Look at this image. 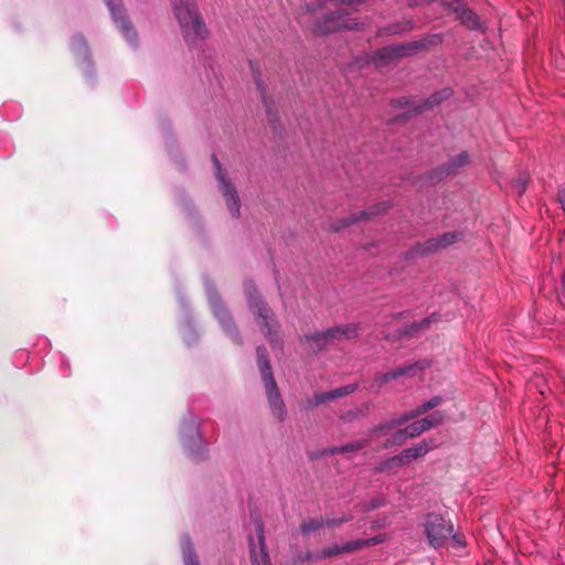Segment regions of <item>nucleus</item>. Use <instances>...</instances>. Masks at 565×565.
I'll use <instances>...</instances> for the list:
<instances>
[{
    "label": "nucleus",
    "mask_w": 565,
    "mask_h": 565,
    "mask_svg": "<svg viewBox=\"0 0 565 565\" xmlns=\"http://www.w3.org/2000/svg\"><path fill=\"white\" fill-rule=\"evenodd\" d=\"M171 6L188 42L194 43L207 36L209 31L196 10L195 0H171Z\"/></svg>",
    "instance_id": "obj_1"
},
{
    "label": "nucleus",
    "mask_w": 565,
    "mask_h": 565,
    "mask_svg": "<svg viewBox=\"0 0 565 565\" xmlns=\"http://www.w3.org/2000/svg\"><path fill=\"white\" fill-rule=\"evenodd\" d=\"M364 1L365 0H326L323 6L328 13L322 21L317 23L316 32L322 34L337 31L341 28H355V24L352 25L348 21H344L343 17L349 14L356 6Z\"/></svg>",
    "instance_id": "obj_2"
},
{
    "label": "nucleus",
    "mask_w": 565,
    "mask_h": 565,
    "mask_svg": "<svg viewBox=\"0 0 565 565\" xmlns=\"http://www.w3.org/2000/svg\"><path fill=\"white\" fill-rule=\"evenodd\" d=\"M257 361L271 412L278 419H282L286 414L285 404L278 392L264 348H257Z\"/></svg>",
    "instance_id": "obj_3"
},
{
    "label": "nucleus",
    "mask_w": 565,
    "mask_h": 565,
    "mask_svg": "<svg viewBox=\"0 0 565 565\" xmlns=\"http://www.w3.org/2000/svg\"><path fill=\"white\" fill-rule=\"evenodd\" d=\"M245 294L248 299L249 308L253 310V312L256 315V321L262 328L265 335L268 338L270 342H274L273 339V332H274V326L275 321L273 318V313L270 309L265 307L262 302V300L257 297L256 289L253 284L247 282L245 285Z\"/></svg>",
    "instance_id": "obj_4"
},
{
    "label": "nucleus",
    "mask_w": 565,
    "mask_h": 565,
    "mask_svg": "<svg viewBox=\"0 0 565 565\" xmlns=\"http://www.w3.org/2000/svg\"><path fill=\"white\" fill-rule=\"evenodd\" d=\"M358 334L355 324L340 326L326 331H317L306 334V340L312 343V348L322 349L333 340L352 339Z\"/></svg>",
    "instance_id": "obj_5"
},
{
    "label": "nucleus",
    "mask_w": 565,
    "mask_h": 565,
    "mask_svg": "<svg viewBox=\"0 0 565 565\" xmlns=\"http://www.w3.org/2000/svg\"><path fill=\"white\" fill-rule=\"evenodd\" d=\"M425 532L429 544L435 548L440 547L454 532L450 523L439 514H429L425 523Z\"/></svg>",
    "instance_id": "obj_6"
},
{
    "label": "nucleus",
    "mask_w": 565,
    "mask_h": 565,
    "mask_svg": "<svg viewBox=\"0 0 565 565\" xmlns=\"http://www.w3.org/2000/svg\"><path fill=\"white\" fill-rule=\"evenodd\" d=\"M424 3H440V6L451 9L457 13L460 21L470 29L481 28L479 18L475 12L465 7L460 0H416L414 6L418 7Z\"/></svg>",
    "instance_id": "obj_7"
},
{
    "label": "nucleus",
    "mask_w": 565,
    "mask_h": 565,
    "mask_svg": "<svg viewBox=\"0 0 565 565\" xmlns=\"http://www.w3.org/2000/svg\"><path fill=\"white\" fill-rule=\"evenodd\" d=\"M213 164L215 168L216 179L220 183V190L222 191L228 210L234 217L239 216V199L236 191L232 188L231 183L226 180L225 174L222 171L221 164L215 156H213Z\"/></svg>",
    "instance_id": "obj_8"
},
{
    "label": "nucleus",
    "mask_w": 565,
    "mask_h": 565,
    "mask_svg": "<svg viewBox=\"0 0 565 565\" xmlns=\"http://www.w3.org/2000/svg\"><path fill=\"white\" fill-rule=\"evenodd\" d=\"M114 21L117 23L118 28L122 32L124 36L130 44H135V40L137 38L136 31L131 26L130 22L125 19L124 11L121 10L120 0H105Z\"/></svg>",
    "instance_id": "obj_9"
},
{
    "label": "nucleus",
    "mask_w": 565,
    "mask_h": 565,
    "mask_svg": "<svg viewBox=\"0 0 565 565\" xmlns=\"http://www.w3.org/2000/svg\"><path fill=\"white\" fill-rule=\"evenodd\" d=\"M207 297L214 316L218 319L223 329L231 335H235L236 329L232 322V318L228 315L226 308L222 305L217 296L211 291L210 287H206Z\"/></svg>",
    "instance_id": "obj_10"
},
{
    "label": "nucleus",
    "mask_w": 565,
    "mask_h": 565,
    "mask_svg": "<svg viewBox=\"0 0 565 565\" xmlns=\"http://www.w3.org/2000/svg\"><path fill=\"white\" fill-rule=\"evenodd\" d=\"M256 532H257L259 551H256L255 542L253 539H250L249 546H250L252 564L253 565H271L269 556H268L267 552L265 551V534H264V527L262 524H257Z\"/></svg>",
    "instance_id": "obj_11"
},
{
    "label": "nucleus",
    "mask_w": 565,
    "mask_h": 565,
    "mask_svg": "<svg viewBox=\"0 0 565 565\" xmlns=\"http://www.w3.org/2000/svg\"><path fill=\"white\" fill-rule=\"evenodd\" d=\"M352 519V516H349V515H345L343 518H323V516H320V518H316V519H311V520H308V521H305L302 524H301V531L302 533L305 534H309L313 531H317V530H320V529H323V527H330V526H338V525H341L343 523H347L349 522L350 520Z\"/></svg>",
    "instance_id": "obj_12"
},
{
    "label": "nucleus",
    "mask_w": 565,
    "mask_h": 565,
    "mask_svg": "<svg viewBox=\"0 0 565 565\" xmlns=\"http://www.w3.org/2000/svg\"><path fill=\"white\" fill-rule=\"evenodd\" d=\"M443 420V416L440 413H434L430 416L426 418H422L419 420H416L405 427L406 434L409 436V438L416 437L420 435L422 433L428 430L429 428L437 426Z\"/></svg>",
    "instance_id": "obj_13"
},
{
    "label": "nucleus",
    "mask_w": 565,
    "mask_h": 565,
    "mask_svg": "<svg viewBox=\"0 0 565 565\" xmlns=\"http://www.w3.org/2000/svg\"><path fill=\"white\" fill-rule=\"evenodd\" d=\"M439 403H440V397H434L430 401H428L425 404H423L420 407H418L416 409V412L411 413V414H405V415H402V416H399L397 418H394L390 423L380 426L377 429L379 430H381V429H390V428H392L394 426L402 425L403 423L409 420L414 416L423 414V413L427 412L428 409L437 406Z\"/></svg>",
    "instance_id": "obj_14"
},
{
    "label": "nucleus",
    "mask_w": 565,
    "mask_h": 565,
    "mask_svg": "<svg viewBox=\"0 0 565 565\" xmlns=\"http://www.w3.org/2000/svg\"><path fill=\"white\" fill-rule=\"evenodd\" d=\"M434 448V445L427 440H423L413 447L406 448L402 451L405 463H409L413 460L425 456L429 450Z\"/></svg>",
    "instance_id": "obj_15"
},
{
    "label": "nucleus",
    "mask_w": 565,
    "mask_h": 565,
    "mask_svg": "<svg viewBox=\"0 0 565 565\" xmlns=\"http://www.w3.org/2000/svg\"><path fill=\"white\" fill-rule=\"evenodd\" d=\"M354 385H347L340 388L332 390L330 392L319 393L313 396V399L310 402L313 405L322 404L328 401L345 396L354 391Z\"/></svg>",
    "instance_id": "obj_16"
},
{
    "label": "nucleus",
    "mask_w": 565,
    "mask_h": 565,
    "mask_svg": "<svg viewBox=\"0 0 565 565\" xmlns=\"http://www.w3.org/2000/svg\"><path fill=\"white\" fill-rule=\"evenodd\" d=\"M362 547H363V543L362 542H354V541L348 542V543L342 544V545L335 544L333 546H330V547L324 548L323 551H321L319 556L321 558L331 557V556L339 555L341 553L360 550Z\"/></svg>",
    "instance_id": "obj_17"
},
{
    "label": "nucleus",
    "mask_w": 565,
    "mask_h": 565,
    "mask_svg": "<svg viewBox=\"0 0 565 565\" xmlns=\"http://www.w3.org/2000/svg\"><path fill=\"white\" fill-rule=\"evenodd\" d=\"M426 365H427L426 362H420V363H416V364H413V365H408L406 367H401V369H398L396 371L388 372V373L384 374L383 375V381L384 382H388V381L394 380V379L399 377V376L415 375V373L417 371L424 370Z\"/></svg>",
    "instance_id": "obj_18"
},
{
    "label": "nucleus",
    "mask_w": 565,
    "mask_h": 565,
    "mask_svg": "<svg viewBox=\"0 0 565 565\" xmlns=\"http://www.w3.org/2000/svg\"><path fill=\"white\" fill-rule=\"evenodd\" d=\"M468 162V154L466 152H461L455 159H452L447 167L439 169L438 178L441 179L451 172H454L457 168L465 166Z\"/></svg>",
    "instance_id": "obj_19"
},
{
    "label": "nucleus",
    "mask_w": 565,
    "mask_h": 565,
    "mask_svg": "<svg viewBox=\"0 0 565 565\" xmlns=\"http://www.w3.org/2000/svg\"><path fill=\"white\" fill-rule=\"evenodd\" d=\"M183 561L185 565H200L199 559L193 551L191 541L188 536L183 537L181 541Z\"/></svg>",
    "instance_id": "obj_20"
},
{
    "label": "nucleus",
    "mask_w": 565,
    "mask_h": 565,
    "mask_svg": "<svg viewBox=\"0 0 565 565\" xmlns=\"http://www.w3.org/2000/svg\"><path fill=\"white\" fill-rule=\"evenodd\" d=\"M457 235L455 233L445 234L443 237L431 239L428 242L429 248H444L456 242Z\"/></svg>",
    "instance_id": "obj_21"
},
{
    "label": "nucleus",
    "mask_w": 565,
    "mask_h": 565,
    "mask_svg": "<svg viewBox=\"0 0 565 565\" xmlns=\"http://www.w3.org/2000/svg\"><path fill=\"white\" fill-rule=\"evenodd\" d=\"M364 446H365L364 441H353V443L345 444L341 447H334V448L330 449V454L359 451L362 448H364Z\"/></svg>",
    "instance_id": "obj_22"
},
{
    "label": "nucleus",
    "mask_w": 565,
    "mask_h": 565,
    "mask_svg": "<svg viewBox=\"0 0 565 565\" xmlns=\"http://www.w3.org/2000/svg\"><path fill=\"white\" fill-rule=\"evenodd\" d=\"M407 54V49L404 46H387L379 52L380 58L402 56Z\"/></svg>",
    "instance_id": "obj_23"
},
{
    "label": "nucleus",
    "mask_w": 565,
    "mask_h": 565,
    "mask_svg": "<svg viewBox=\"0 0 565 565\" xmlns=\"http://www.w3.org/2000/svg\"><path fill=\"white\" fill-rule=\"evenodd\" d=\"M72 49L78 55H82L83 57H86L87 52H88L87 44L81 35L74 36V39L72 41Z\"/></svg>",
    "instance_id": "obj_24"
},
{
    "label": "nucleus",
    "mask_w": 565,
    "mask_h": 565,
    "mask_svg": "<svg viewBox=\"0 0 565 565\" xmlns=\"http://www.w3.org/2000/svg\"><path fill=\"white\" fill-rule=\"evenodd\" d=\"M406 465L403 458V454H398L396 456L391 457L385 462H383L380 467V470L390 469L393 467H399Z\"/></svg>",
    "instance_id": "obj_25"
},
{
    "label": "nucleus",
    "mask_w": 565,
    "mask_h": 565,
    "mask_svg": "<svg viewBox=\"0 0 565 565\" xmlns=\"http://www.w3.org/2000/svg\"><path fill=\"white\" fill-rule=\"evenodd\" d=\"M409 438V436L406 434V429H402V430H398L396 431L393 437H392V440H391V444L392 445H402L403 443H405L407 439Z\"/></svg>",
    "instance_id": "obj_26"
},
{
    "label": "nucleus",
    "mask_w": 565,
    "mask_h": 565,
    "mask_svg": "<svg viewBox=\"0 0 565 565\" xmlns=\"http://www.w3.org/2000/svg\"><path fill=\"white\" fill-rule=\"evenodd\" d=\"M450 95V92L448 89H445L440 93L435 94L431 96V98L427 102V107H430L433 104L440 103L444 98H447Z\"/></svg>",
    "instance_id": "obj_27"
},
{
    "label": "nucleus",
    "mask_w": 565,
    "mask_h": 565,
    "mask_svg": "<svg viewBox=\"0 0 565 565\" xmlns=\"http://www.w3.org/2000/svg\"><path fill=\"white\" fill-rule=\"evenodd\" d=\"M383 541H384V536L383 535H376V536H373V537L367 539V540H355L354 542H362L363 543V547H364V546H369V545L379 544V543H381Z\"/></svg>",
    "instance_id": "obj_28"
},
{
    "label": "nucleus",
    "mask_w": 565,
    "mask_h": 565,
    "mask_svg": "<svg viewBox=\"0 0 565 565\" xmlns=\"http://www.w3.org/2000/svg\"><path fill=\"white\" fill-rule=\"evenodd\" d=\"M383 503H384L383 499H375V500H372V502L370 503V505L366 509L367 510L376 509V508L383 505Z\"/></svg>",
    "instance_id": "obj_29"
},
{
    "label": "nucleus",
    "mask_w": 565,
    "mask_h": 565,
    "mask_svg": "<svg viewBox=\"0 0 565 565\" xmlns=\"http://www.w3.org/2000/svg\"><path fill=\"white\" fill-rule=\"evenodd\" d=\"M374 213H375V212H370V213H367V212H364V211H363V212H361V213L359 214V216L354 215V217H353V220H352V221H358V220H361V218H364V217H369V215H372V214H374Z\"/></svg>",
    "instance_id": "obj_30"
},
{
    "label": "nucleus",
    "mask_w": 565,
    "mask_h": 565,
    "mask_svg": "<svg viewBox=\"0 0 565 565\" xmlns=\"http://www.w3.org/2000/svg\"><path fill=\"white\" fill-rule=\"evenodd\" d=\"M349 223H350V222H349V220H344V221H343V224H341L340 226H337L334 230H335V231H339L340 228H342V227L347 226Z\"/></svg>",
    "instance_id": "obj_31"
},
{
    "label": "nucleus",
    "mask_w": 565,
    "mask_h": 565,
    "mask_svg": "<svg viewBox=\"0 0 565 565\" xmlns=\"http://www.w3.org/2000/svg\"><path fill=\"white\" fill-rule=\"evenodd\" d=\"M524 190H525V183H524V182H523V183H520V184H519V193H520V194H521V193H523V192H524Z\"/></svg>",
    "instance_id": "obj_32"
},
{
    "label": "nucleus",
    "mask_w": 565,
    "mask_h": 565,
    "mask_svg": "<svg viewBox=\"0 0 565 565\" xmlns=\"http://www.w3.org/2000/svg\"><path fill=\"white\" fill-rule=\"evenodd\" d=\"M562 291L565 294V271L562 278Z\"/></svg>",
    "instance_id": "obj_33"
}]
</instances>
